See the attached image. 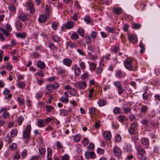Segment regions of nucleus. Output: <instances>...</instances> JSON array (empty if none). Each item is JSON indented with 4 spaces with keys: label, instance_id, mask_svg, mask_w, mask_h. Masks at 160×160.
Wrapping results in <instances>:
<instances>
[{
    "label": "nucleus",
    "instance_id": "obj_1",
    "mask_svg": "<svg viewBox=\"0 0 160 160\" xmlns=\"http://www.w3.org/2000/svg\"><path fill=\"white\" fill-rule=\"evenodd\" d=\"M132 61L130 58H127L124 61V64L125 67L129 71H135V68L132 65Z\"/></svg>",
    "mask_w": 160,
    "mask_h": 160
},
{
    "label": "nucleus",
    "instance_id": "obj_2",
    "mask_svg": "<svg viewBox=\"0 0 160 160\" xmlns=\"http://www.w3.org/2000/svg\"><path fill=\"white\" fill-rule=\"evenodd\" d=\"M26 6L28 7L30 12L33 14L35 12V8L33 6V3L31 1H29L26 2Z\"/></svg>",
    "mask_w": 160,
    "mask_h": 160
},
{
    "label": "nucleus",
    "instance_id": "obj_3",
    "mask_svg": "<svg viewBox=\"0 0 160 160\" xmlns=\"http://www.w3.org/2000/svg\"><path fill=\"white\" fill-rule=\"evenodd\" d=\"M31 129L30 125H28L27 126L23 132V136L24 138H27L30 137Z\"/></svg>",
    "mask_w": 160,
    "mask_h": 160
},
{
    "label": "nucleus",
    "instance_id": "obj_4",
    "mask_svg": "<svg viewBox=\"0 0 160 160\" xmlns=\"http://www.w3.org/2000/svg\"><path fill=\"white\" fill-rule=\"evenodd\" d=\"M75 86L79 89L83 90L86 88L87 84L85 82H79L75 83Z\"/></svg>",
    "mask_w": 160,
    "mask_h": 160
},
{
    "label": "nucleus",
    "instance_id": "obj_5",
    "mask_svg": "<svg viewBox=\"0 0 160 160\" xmlns=\"http://www.w3.org/2000/svg\"><path fill=\"white\" fill-rule=\"evenodd\" d=\"M72 69L73 70L74 74L77 77L79 76L81 74V70L77 64L72 67Z\"/></svg>",
    "mask_w": 160,
    "mask_h": 160
},
{
    "label": "nucleus",
    "instance_id": "obj_6",
    "mask_svg": "<svg viewBox=\"0 0 160 160\" xmlns=\"http://www.w3.org/2000/svg\"><path fill=\"white\" fill-rule=\"evenodd\" d=\"M128 39L130 42L137 43V39L136 36L133 34H129L128 35Z\"/></svg>",
    "mask_w": 160,
    "mask_h": 160
},
{
    "label": "nucleus",
    "instance_id": "obj_7",
    "mask_svg": "<svg viewBox=\"0 0 160 160\" xmlns=\"http://www.w3.org/2000/svg\"><path fill=\"white\" fill-rule=\"evenodd\" d=\"M113 152L115 155L117 157H120L122 155V152L120 148L118 147H115L113 149Z\"/></svg>",
    "mask_w": 160,
    "mask_h": 160
},
{
    "label": "nucleus",
    "instance_id": "obj_8",
    "mask_svg": "<svg viewBox=\"0 0 160 160\" xmlns=\"http://www.w3.org/2000/svg\"><path fill=\"white\" fill-rule=\"evenodd\" d=\"M28 15H26L23 13H20L18 16V19L22 22L25 21L28 19Z\"/></svg>",
    "mask_w": 160,
    "mask_h": 160
},
{
    "label": "nucleus",
    "instance_id": "obj_9",
    "mask_svg": "<svg viewBox=\"0 0 160 160\" xmlns=\"http://www.w3.org/2000/svg\"><path fill=\"white\" fill-rule=\"evenodd\" d=\"M63 63L65 65L68 67H69L72 64V61L70 59L66 58L63 60Z\"/></svg>",
    "mask_w": 160,
    "mask_h": 160
},
{
    "label": "nucleus",
    "instance_id": "obj_10",
    "mask_svg": "<svg viewBox=\"0 0 160 160\" xmlns=\"http://www.w3.org/2000/svg\"><path fill=\"white\" fill-rule=\"evenodd\" d=\"M103 136L105 139L108 140L111 138V134L110 132L105 131L103 133Z\"/></svg>",
    "mask_w": 160,
    "mask_h": 160
},
{
    "label": "nucleus",
    "instance_id": "obj_11",
    "mask_svg": "<svg viewBox=\"0 0 160 160\" xmlns=\"http://www.w3.org/2000/svg\"><path fill=\"white\" fill-rule=\"evenodd\" d=\"M47 18V17L46 15H41L40 16L38 20L40 22L44 23L46 21Z\"/></svg>",
    "mask_w": 160,
    "mask_h": 160
},
{
    "label": "nucleus",
    "instance_id": "obj_12",
    "mask_svg": "<svg viewBox=\"0 0 160 160\" xmlns=\"http://www.w3.org/2000/svg\"><path fill=\"white\" fill-rule=\"evenodd\" d=\"M140 146L137 147L136 148L138 153L140 156H143L144 155L145 153V150L142 149L140 148Z\"/></svg>",
    "mask_w": 160,
    "mask_h": 160
},
{
    "label": "nucleus",
    "instance_id": "obj_13",
    "mask_svg": "<svg viewBox=\"0 0 160 160\" xmlns=\"http://www.w3.org/2000/svg\"><path fill=\"white\" fill-rule=\"evenodd\" d=\"M74 26V22L70 21L66 23L65 25V27L67 29H69L73 28Z\"/></svg>",
    "mask_w": 160,
    "mask_h": 160
},
{
    "label": "nucleus",
    "instance_id": "obj_14",
    "mask_svg": "<svg viewBox=\"0 0 160 160\" xmlns=\"http://www.w3.org/2000/svg\"><path fill=\"white\" fill-rule=\"evenodd\" d=\"M56 70H57V74L66 75L65 74L66 73V70L65 69L61 68H57Z\"/></svg>",
    "mask_w": 160,
    "mask_h": 160
},
{
    "label": "nucleus",
    "instance_id": "obj_15",
    "mask_svg": "<svg viewBox=\"0 0 160 160\" xmlns=\"http://www.w3.org/2000/svg\"><path fill=\"white\" fill-rule=\"evenodd\" d=\"M79 35L76 32H74L72 33L70 37V38L72 40H77L79 38Z\"/></svg>",
    "mask_w": 160,
    "mask_h": 160
},
{
    "label": "nucleus",
    "instance_id": "obj_16",
    "mask_svg": "<svg viewBox=\"0 0 160 160\" xmlns=\"http://www.w3.org/2000/svg\"><path fill=\"white\" fill-rule=\"evenodd\" d=\"M37 66L38 68L40 69L44 68L45 66V64L44 62L42 61H38L37 63Z\"/></svg>",
    "mask_w": 160,
    "mask_h": 160
},
{
    "label": "nucleus",
    "instance_id": "obj_17",
    "mask_svg": "<svg viewBox=\"0 0 160 160\" xmlns=\"http://www.w3.org/2000/svg\"><path fill=\"white\" fill-rule=\"evenodd\" d=\"M26 36V34L25 32L22 33L18 32L17 33L16 36L19 38H21L22 39H24L25 38Z\"/></svg>",
    "mask_w": 160,
    "mask_h": 160
},
{
    "label": "nucleus",
    "instance_id": "obj_18",
    "mask_svg": "<svg viewBox=\"0 0 160 160\" xmlns=\"http://www.w3.org/2000/svg\"><path fill=\"white\" fill-rule=\"evenodd\" d=\"M139 46L141 48V49L140 50V52L141 53H142L144 52L145 48H144V45L141 41H140Z\"/></svg>",
    "mask_w": 160,
    "mask_h": 160
},
{
    "label": "nucleus",
    "instance_id": "obj_19",
    "mask_svg": "<svg viewBox=\"0 0 160 160\" xmlns=\"http://www.w3.org/2000/svg\"><path fill=\"white\" fill-rule=\"evenodd\" d=\"M38 126L39 127H43L44 126L45 123L42 120L39 119L37 122Z\"/></svg>",
    "mask_w": 160,
    "mask_h": 160
},
{
    "label": "nucleus",
    "instance_id": "obj_20",
    "mask_svg": "<svg viewBox=\"0 0 160 160\" xmlns=\"http://www.w3.org/2000/svg\"><path fill=\"white\" fill-rule=\"evenodd\" d=\"M141 142L144 145H147L148 144L149 140L148 138H144L141 139Z\"/></svg>",
    "mask_w": 160,
    "mask_h": 160
},
{
    "label": "nucleus",
    "instance_id": "obj_21",
    "mask_svg": "<svg viewBox=\"0 0 160 160\" xmlns=\"http://www.w3.org/2000/svg\"><path fill=\"white\" fill-rule=\"evenodd\" d=\"M122 9L120 8L113 9V12L117 15H119L122 13Z\"/></svg>",
    "mask_w": 160,
    "mask_h": 160
},
{
    "label": "nucleus",
    "instance_id": "obj_22",
    "mask_svg": "<svg viewBox=\"0 0 160 160\" xmlns=\"http://www.w3.org/2000/svg\"><path fill=\"white\" fill-rule=\"evenodd\" d=\"M48 46L49 48L52 50H57V47L55 46L54 44L52 43H49Z\"/></svg>",
    "mask_w": 160,
    "mask_h": 160
},
{
    "label": "nucleus",
    "instance_id": "obj_23",
    "mask_svg": "<svg viewBox=\"0 0 160 160\" xmlns=\"http://www.w3.org/2000/svg\"><path fill=\"white\" fill-rule=\"evenodd\" d=\"M17 131L16 129H13L11 131V135L12 138H14L17 135Z\"/></svg>",
    "mask_w": 160,
    "mask_h": 160
},
{
    "label": "nucleus",
    "instance_id": "obj_24",
    "mask_svg": "<svg viewBox=\"0 0 160 160\" xmlns=\"http://www.w3.org/2000/svg\"><path fill=\"white\" fill-rule=\"evenodd\" d=\"M53 87V86L52 84H49L46 86V88L50 92L54 89Z\"/></svg>",
    "mask_w": 160,
    "mask_h": 160
},
{
    "label": "nucleus",
    "instance_id": "obj_25",
    "mask_svg": "<svg viewBox=\"0 0 160 160\" xmlns=\"http://www.w3.org/2000/svg\"><path fill=\"white\" fill-rule=\"evenodd\" d=\"M120 109L118 107L115 108L113 110V112L115 114H118L120 113Z\"/></svg>",
    "mask_w": 160,
    "mask_h": 160
},
{
    "label": "nucleus",
    "instance_id": "obj_26",
    "mask_svg": "<svg viewBox=\"0 0 160 160\" xmlns=\"http://www.w3.org/2000/svg\"><path fill=\"white\" fill-rule=\"evenodd\" d=\"M118 89V93L119 95H121L122 94L123 92L124 91V89L123 88L122 86H121L120 87H119Z\"/></svg>",
    "mask_w": 160,
    "mask_h": 160
},
{
    "label": "nucleus",
    "instance_id": "obj_27",
    "mask_svg": "<svg viewBox=\"0 0 160 160\" xmlns=\"http://www.w3.org/2000/svg\"><path fill=\"white\" fill-rule=\"evenodd\" d=\"M17 28L18 29H21L22 25V22L19 21L17 20L16 23Z\"/></svg>",
    "mask_w": 160,
    "mask_h": 160
},
{
    "label": "nucleus",
    "instance_id": "obj_28",
    "mask_svg": "<svg viewBox=\"0 0 160 160\" xmlns=\"http://www.w3.org/2000/svg\"><path fill=\"white\" fill-rule=\"evenodd\" d=\"M131 108L130 107H128L124 108L123 110V112L126 114H127L128 112H130V113L131 114Z\"/></svg>",
    "mask_w": 160,
    "mask_h": 160
},
{
    "label": "nucleus",
    "instance_id": "obj_29",
    "mask_svg": "<svg viewBox=\"0 0 160 160\" xmlns=\"http://www.w3.org/2000/svg\"><path fill=\"white\" fill-rule=\"evenodd\" d=\"M39 151L41 155L44 154L45 152V149L43 147H41L39 149Z\"/></svg>",
    "mask_w": 160,
    "mask_h": 160
},
{
    "label": "nucleus",
    "instance_id": "obj_30",
    "mask_svg": "<svg viewBox=\"0 0 160 160\" xmlns=\"http://www.w3.org/2000/svg\"><path fill=\"white\" fill-rule=\"evenodd\" d=\"M5 140L8 143H11L12 141V139L10 137L9 135H8L5 137Z\"/></svg>",
    "mask_w": 160,
    "mask_h": 160
},
{
    "label": "nucleus",
    "instance_id": "obj_31",
    "mask_svg": "<svg viewBox=\"0 0 160 160\" xmlns=\"http://www.w3.org/2000/svg\"><path fill=\"white\" fill-rule=\"evenodd\" d=\"M78 32L82 37H83L84 36V31L82 29H79L78 30Z\"/></svg>",
    "mask_w": 160,
    "mask_h": 160
},
{
    "label": "nucleus",
    "instance_id": "obj_32",
    "mask_svg": "<svg viewBox=\"0 0 160 160\" xmlns=\"http://www.w3.org/2000/svg\"><path fill=\"white\" fill-rule=\"evenodd\" d=\"M106 30L108 32H114V28L109 26H107L106 27Z\"/></svg>",
    "mask_w": 160,
    "mask_h": 160
},
{
    "label": "nucleus",
    "instance_id": "obj_33",
    "mask_svg": "<svg viewBox=\"0 0 160 160\" xmlns=\"http://www.w3.org/2000/svg\"><path fill=\"white\" fill-rule=\"evenodd\" d=\"M68 45L71 48H75L77 47V45L76 44L71 42H70L68 43Z\"/></svg>",
    "mask_w": 160,
    "mask_h": 160
},
{
    "label": "nucleus",
    "instance_id": "obj_34",
    "mask_svg": "<svg viewBox=\"0 0 160 160\" xmlns=\"http://www.w3.org/2000/svg\"><path fill=\"white\" fill-rule=\"evenodd\" d=\"M84 21L88 24H89L91 22L90 17L88 16L85 17L84 18Z\"/></svg>",
    "mask_w": 160,
    "mask_h": 160
},
{
    "label": "nucleus",
    "instance_id": "obj_35",
    "mask_svg": "<svg viewBox=\"0 0 160 160\" xmlns=\"http://www.w3.org/2000/svg\"><path fill=\"white\" fill-rule=\"evenodd\" d=\"M68 113L67 111L65 109H61L60 110V114L62 116H66Z\"/></svg>",
    "mask_w": 160,
    "mask_h": 160
},
{
    "label": "nucleus",
    "instance_id": "obj_36",
    "mask_svg": "<svg viewBox=\"0 0 160 160\" xmlns=\"http://www.w3.org/2000/svg\"><path fill=\"white\" fill-rule=\"evenodd\" d=\"M122 72L120 71H117L116 72V76L119 78H121L123 77Z\"/></svg>",
    "mask_w": 160,
    "mask_h": 160
},
{
    "label": "nucleus",
    "instance_id": "obj_37",
    "mask_svg": "<svg viewBox=\"0 0 160 160\" xmlns=\"http://www.w3.org/2000/svg\"><path fill=\"white\" fill-rule=\"evenodd\" d=\"M141 123L143 125H144L145 126L148 127V121L146 119H142L141 121Z\"/></svg>",
    "mask_w": 160,
    "mask_h": 160
},
{
    "label": "nucleus",
    "instance_id": "obj_38",
    "mask_svg": "<svg viewBox=\"0 0 160 160\" xmlns=\"http://www.w3.org/2000/svg\"><path fill=\"white\" fill-rule=\"evenodd\" d=\"M119 49V47L118 46H114L112 50V51L114 53H116L117 52H118Z\"/></svg>",
    "mask_w": 160,
    "mask_h": 160
},
{
    "label": "nucleus",
    "instance_id": "obj_39",
    "mask_svg": "<svg viewBox=\"0 0 160 160\" xmlns=\"http://www.w3.org/2000/svg\"><path fill=\"white\" fill-rule=\"evenodd\" d=\"M141 26V24L137 23H134L133 25V28L134 29H138Z\"/></svg>",
    "mask_w": 160,
    "mask_h": 160
},
{
    "label": "nucleus",
    "instance_id": "obj_40",
    "mask_svg": "<svg viewBox=\"0 0 160 160\" xmlns=\"http://www.w3.org/2000/svg\"><path fill=\"white\" fill-rule=\"evenodd\" d=\"M52 27L54 30H56L58 28V23L56 22H53L52 25Z\"/></svg>",
    "mask_w": 160,
    "mask_h": 160
},
{
    "label": "nucleus",
    "instance_id": "obj_41",
    "mask_svg": "<svg viewBox=\"0 0 160 160\" xmlns=\"http://www.w3.org/2000/svg\"><path fill=\"white\" fill-rule=\"evenodd\" d=\"M118 118L120 121L122 122L125 121L126 119V117L122 115H120L118 116Z\"/></svg>",
    "mask_w": 160,
    "mask_h": 160
},
{
    "label": "nucleus",
    "instance_id": "obj_42",
    "mask_svg": "<svg viewBox=\"0 0 160 160\" xmlns=\"http://www.w3.org/2000/svg\"><path fill=\"white\" fill-rule=\"evenodd\" d=\"M106 101L104 100H100L98 102V104L100 106H102L105 105Z\"/></svg>",
    "mask_w": 160,
    "mask_h": 160
},
{
    "label": "nucleus",
    "instance_id": "obj_43",
    "mask_svg": "<svg viewBox=\"0 0 160 160\" xmlns=\"http://www.w3.org/2000/svg\"><path fill=\"white\" fill-rule=\"evenodd\" d=\"M79 64L80 67V68L82 69H85L86 65L85 63L84 62H80Z\"/></svg>",
    "mask_w": 160,
    "mask_h": 160
},
{
    "label": "nucleus",
    "instance_id": "obj_44",
    "mask_svg": "<svg viewBox=\"0 0 160 160\" xmlns=\"http://www.w3.org/2000/svg\"><path fill=\"white\" fill-rule=\"evenodd\" d=\"M53 41L56 42H58L60 40V38L57 35H54L52 38Z\"/></svg>",
    "mask_w": 160,
    "mask_h": 160
},
{
    "label": "nucleus",
    "instance_id": "obj_45",
    "mask_svg": "<svg viewBox=\"0 0 160 160\" xmlns=\"http://www.w3.org/2000/svg\"><path fill=\"white\" fill-rule=\"evenodd\" d=\"M17 147V144L15 143H13L12 144L11 146H10L9 148L10 149L12 150H14L16 149Z\"/></svg>",
    "mask_w": 160,
    "mask_h": 160
},
{
    "label": "nucleus",
    "instance_id": "obj_46",
    "mask_svg": "<svg viewBox=\"0 0 160 160\" xmlns=\"http://www.w3.org/2000/svg\"><path fill=\"white\" fill-rule=\"evenodd\" d=\"M2 116L4 118L7 119L9 117V114L8 112L6 111L2 114Z\"/></svg>",
    "mask_w": 160,
    "mask_h": 160
},
{
    "label": "nucleus",
    "instance_id": "obj_47",
    "mask_svg": "<svg viewBox=\"0 0 160 160\" xmlns=\"http://www.w3.org/2000/svg\"><path fill=\"white\" fill-rule=\"evenodd\" d=\"M0 31L2 32L6 37L8 36L10 34V33L8 32H9L4 29L1 28Z\"/></svg>",
    "mask_w": 160,
    "mask_h": 160
},
{
    "label": "nucleus",
    "instance_id": "obj_48",
    "mask_svg": "<svg viewBox=\"0 0 160 160\" xmlns=\"http://www.w3.org/2000/svg\"><path fill=\"white\" fill-rule=\"evenodd\" d=\"M60 100L63 102L68 103V99L67 97H61L60 99Z\"/></svg>",
    "mask_w": 160,
    "mask_h": 160
},
{
    "label": "nucleus",
    "instance_id": "obj_49",
    "mask_svg": "<svg viewBox=\"0 0 160 160\" xmlns=\"http://www.w3.org/2000/svg\"><path fill=\"white\" fill-rule=\"evenodd\" d=\"M18 85L19 88H23L25 87V84L23 82H19L18 83Z\"/></svg>",
    "mask_w": 160,
    "mask_h": 160
},
{
    "label": "nucleus",
    "instance_id": "obj_50",
    "mask_svg": "<svg viewBox=\"0 0 160 160\" xmlns=\"http://www.w3.org/2000/svg\"><path fill=\"white\" fill-rule=\"evenodd\" d=\"M46 108L47 111L48 112H51L53 109V107L51 106L46 105Z\"/></svg>",
    "mask_w": 160,
    "mask_h": 160
},
{
    "label": "nucleus",
    "instance_id": "obj_51",
    "mask_svg": "<svg viewBox=\"0 0 160 160\" xmlns=\"http://www.w3.org/2000/svg\"><path fill=\"white\" fill-rule=\"evenodd\" d=\"M69 156L68 154H65L62 157V160H69Z\"/></svg>",
    "mask_w": 160,
    "mask_h": 160
},
{
    "label": "nucleus",
    "instance_id": "obj_52",
    "mask_svg": "<svg viewBox=\"0 0 160 160\" xmlns=\"http://www.w3.org/2000/svg\"><path fill=\"white\" fill-rule=\"evenodd\" d=\"M138 126V123L136 122H134L131 124L130 128L135 130V129L136 128L137 126Z\"/></svg>",
    "mask_w": 160,
    "mask_h": 160
},
{
    "label": "nucleus",
    "instance_id": "obj_53",
    "mask_svg": "<svg viewBox=\"0 0 160 160\" xmlns=\"http://www.w3.org/2000/svg\"><path fill=\"white\" fill-rule=\"evenodd\" d=\"M114 85L117 88L122 86V85L120 82L117 81L114 82Z\"/></svg>",
    "mask_w": 160,
    "mask_h": 160
},
{
    "label": "nucleus",
    "instance_id": "obj_54",
    "mask_svg": "<svg viewBox=\"0 0 160 160\" xmlns=\"http://www.w3.org/2000/svg\"><path fill=\"white\" fill-rule=\"evenodd\" d=\"M96 108L94 107L90 108L89 109V112L91 115L93 114L95 112Z\"/></svg>",
    "mask_w": 160,
    "mask_h": 160
},
{
    "label": "nucleus",
    "instance_id": "obj_55",
    "mask_svg": "<svg viewBox=\"0 0 160 160\" xmlns=\"http://www.w3.org/2000/svg\"><path fill=\"white\" fill-rule=\"evenodd\" d=\"M148 109V107L146 106L143 105L141 107V111L143 112H145Z\"/></svg>",
    "mask_w": 160,
    "mask_h": 160
},
{
    "label": "nucleus",
    "instance_id": "obj_56",
    "mask_svg": "<svg viewBox=\"0 0 160 160\" xmlns=\"http://www.w3.org/2000/svg\"><path fill=\"white\" fill-rule=\"evenodd\" d=\"M7 69L9 71H11L12 68V65L9 63H8L6 65Z\"/></svg>",
    "mask_w": 160,
    "mask_h": 160
},
{
    "label": "nucleus",
    "instance_id": "obj_57",
    "mask_svg": "<svg viewBox=\"0 0 160 160\" xmlns=\"http://www.w3.org/2000/svg\"><path fill=\"white\" fill-rule=\"evenodd\" d=\"M98 32L97 31H93L91 33V35L93 39H95L97 35Z\"/></svg>",
    "mask_w": 160,
    "mask_h": 160
},
{
    "label": "nucleus",
    "instance_id": "obj_58",
    "mask_svg": "<svg viewBox=\"0 0 160 160\" xmlns=\"http://www.w3.org/2000/svg\"><path fill=\"white\" fill-rule=\"evenodd\" d=\"M80 137L79 135H77L74 136L73 140L75 141L78 142L80 141Z\"/></svg>",
    "mask_w": 160,
    "mask_h": 160
},
{
    "label": "nucleus",
    "instance_id": "obj_59",
    "mask_svg": "<svg viewBox=\"0 0 160 160\" xmlns=\"http://www.w3.org/2000/svg\"><path fill=\"white\" fill-rule=\"evenodd\" d=\"M82 142L84 144L83 145L86 146L89 143V141L88 138H85L82 141Z\"/></svg>",
    "mask_w": 160,
    "mask_h": 160
},
{
    "label": "nucleus",
    "instance_id": "obj_60",
    "mask_svg": "<svg viewBox=\"0 0 160 160\" xmlns=\"http://www.w3.org/2000/svg\"><path fill=\"white\" fill-rule=\"evenodd\" d=\"M18 99L20 103V105H22L24 104V100L23 98L20 97H18Z\"/></svg>",
    "mask_w": 160,
    "mask_h": 160
},
{
    "label": "nucleus",
    "instance_id": "obj_61",
    "mask_svg": "<svg viewBox=\"0 0 160 160\" xmlns=\"http://www.w3.org/2000/svg\"><path fill=\"white\" fill-rule=\"evenodd\" d=\"M24 120V118L22 116H19L18 119V124L20 125Z\"/></svg>",
    "mask_w": 160,
    "mask_h": 160
},
{
    "label": "nucleus",
    "instance_id": "obj_62",
    "mask_svg": "<svg viewBox=\"0 0 160 160\" xmlns=\"http://www.w3.org/2000/svg\"><path fill=\"white\" fill-rule=\"evenodd\" d=\"M27 156V150L24 149L22 153V157L25 158Z\"/></svg>",
    "mask_w": 160,
    "mask_h": 160
},
{
    "label": "nucleus",
    "instance_id": "obj_63",
    "mask_svg": "<svg viewBox=\"0 0 160 160\" xmlns=\"http://www.w3.org/2000/svg\"><path fill=\"white\" fill-rule=\"evenodd\" d=\"M94 144L92 143H90L87 148L88 150H92L94 148Z\"/></svg>",
    "mask_w": 160,
    "mask_h": 160
},
{
    "label": "nucleus",
    "instance_id": "obj_64",
    "mask_svg": "<svg viewBox=\"0 0 160 160\" xmlns=\"http://www.w3.org/2000/svg\"><path fill=\"white\" fill-rule=\"evenodd\" d=\"M86 41L87 43H88L92 41L91 38L89 36H86L85 37Z\"/></svg>",
    "mask_w": 160,
    "mask_h": 160
}]
</instances>
